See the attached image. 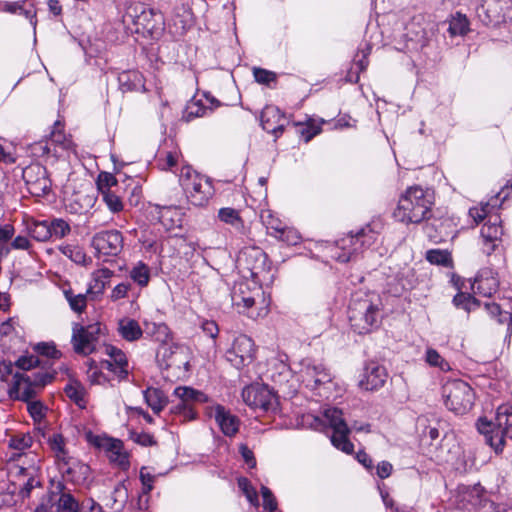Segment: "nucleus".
Segmentation results:
<instances>
[{
    "label": "nucleus",
    "instance_id": "14",
    "mask_svg": "<svg viewBox=\"0 0 512 512\" xmlns=\"http://www.w3.org/2000/svg\"><path fill=\"white\" fill-rule=\"evenodd\" d=\"M243 401L254 410L269 411L277 405L274 393L267 386L250 385L242 391Z\"/></svg>",
    "mask_w": 512,
    "mask_h": 512
},
{
    "label": "nucleus",
    "instance_id": "53",
    "mask_svg": "<svg viewBox=\"0 0 512 512\" xmlns=\"http://www.w3.org/2000/svg\"><path fill=\"white\" fill-rule=\"evenodd\" d=\"M130 278H132L139 286H146L150 279L149 268L146 265L139 263L132 271H130Z\"/></svg>",
    "mask_w": 512,
    "mask_h": 512
},
{
    "label": "nucleus",
    "instance_id": "49",
    "mask_svg": "<svg viewBox=\"0 0 512 512\" xmlns=\"http://www.w3.org/2000/svg\"><path fill=\"white\" fill-rule=\"evenodd\" d=\"M96 185L101 195L111 192V188L117 185L115 176L109 172H101L96 180Z\"/></svg>",
    "mask_w": 512,
    "mask_h": 512
},
{
    "label": "nucleus",
    "instance_id": "18",
    "mask_svg": "<svg viewBox=\"0 0 512 512\" xmlns=\"http://www.w3.org/2000/svg\"><path fill=\"white\" fill-rule=\"evenodd\" d=\"M262 128L278 138L284 131L289 120L285 113L274 105H267L263 108L260 115Z\"/></svg>",
    "mask_w": 512,
    "mask_h": 512
},
{
    "label": "nucleus",
    "instance_id": "45",
    "mask_svg": "<svg viewBox=\"0 0 512 512\" xmlns=\"http://www.w3.org/2000/svg\"><path fill=\"white\" fill-rule=\"evenodd\" d=\"M260 218L267 229L273 231V235L277 234L279 231H282V228L285 225L278 217L274 215L270 209L262 210Z\"/></svg>",
    "mask_w": 512,
    "mask_h": 512
},
{
    "label": "nucleus",
    "instance_id": "57",
    "mask_svg": "<svg viewBox=\"0 0 512 512\" xmlns=\"http://www.w3.org/2000/svg\"><path fill=\"white\" fill-rule=\"evenodd\" d=\"M487 310L491 315L498 317V322L503 324L507 323L508 330L512 329V314L509 312H502L498 304H486Z\"/></svg>",
    "mask_w": 512,
    "mask_h": 512
},
{
    "label": "nucleus",
    "instance_id": "2",
    "mask_svg": "<svg viewBox=\"0 0 512 512\" xmlns=\"http://www.w3.org/2000/svg\"><path fill=\"white\" fill-rule=\"evenodd\" d=\"M434 191L420 185L407 187L400 193L393 217L403 224H420L432 217Z\"/></svg>",
    "mask_w": 512,
    "mask_h": 512
},
{
    "label": "nucleus",
    "instance_id": "35",
    "mask_svg": "<svg viewBox=\"0 0 512 512\" xmlns=\"http://www.w3.org/2000/svg\"><path fill=\"white\" fill-rule=\"evenodd\" d=\"M112 272L107 268H101L93 272L92 280L87 289L88 293L100 294L104 291Z\"/></svg>",
    "mask_w": 512,
    "mask_h": 512
},
{
    "label": "nucleus",
    "instance_id": "44",
    "mask_svg": "<svg viewBox=\"0 0 512 512\" xmlns=\"http://www.w3.org/2000/svg\"><path fill=\"white\" fill-rule=\"evenodd\" d=\"M146 332L151 334L154 339L161 343V345H170L169 341L171 340V331L169 327L164 324H152V329L147 325Z\"/></svg>",
    "mask_w": 512,
    "mask_h": 512
},
{
    "label": "nucleus",
    "instance_id": "47",
    "mask_svg": "<svg viewBox=\"0 0 512 512\" xmlns=\"http://www.w3.org/2000/svg\"><path fill=\"white\" fill-rule=\"evenodd\" d=\"M51 238L62 239L71 232V227L68 222L62 218L53 219L50 224Z\"/></svg>",
    "mask_w": 512,
    "mask_h": 512
},
{
    "label": "nucleus",
    "instance_id": "60",
    "mask_svg": "<svg viewBox=\"0 0 512 512\" xmlns=\"http://www.w3.org/2000/svg\"><path fill=\"white\" fill-rule=\"evenodd\" d=\"M253 75L256 82L260 84L270 85L276 81V74L263 68H254Z\"/></svg>",
    "mask_w": 512,
    "mask_h": 512
},
{
    "label": "nucleus",
    "instance_id": "55",
    "mask_svg": "<svg viewBox=\"0 0 512 512\" xmlns=\"http://www.w3.org/2000/svg\"><path fill=\"white\" fill-rule=\"evenodd\" d=\"M25 402L27 403V410L30 416L35 422H40L45 417L47 408L38 400L31 399Z\"/></svg>",
    "mask_w": 512,
    "mask_h": 512
},
{
    "label": "nucleus",
    "instance_id": "17",
    "mask_svg": "<svg viewBox=\"0 0 512 512\" xmlns=\"http://www.w3.org/2000/svg\"><path fill=\"white\" fill-rule=\"evenodd\" d=\"M124 238L117 230L101 231L92 238V246L98 254L117 255L123 248Z\"/></svg>",
    "mask_w": 512,
    "mask_h": 512
},
{
    "label": "nucleus",
    "instance_id": "26",
    "mask_svg": "<svg viewBox=\"0 0 512 512\" xmlns=\"http://www.w3.org/2000/svg\"><path fill=\"white\" fill-rule=\"evenodd\" d=\"M174 395L181 400V403L175 406L173 410L175 413L185 410H188L191 413L192 410L190 405L192 403H202L207 400V397L204 393L186 386H179L175 388Z\"/></svg>",
    "mask_w": 512,
    "mask_h": 512
},
{
    "label": "nucleus",
    "instance_id": "33",
    "mask_svg": "<svg viewBox=\"0 0 512 512\" xmlns=\"http://www.w3.org/2000/svg\"><path fill=\"white\" fill-rule=\"evenodd\" d=\"M356 238V247H359L360 252L365 248L373 245L378 238V231H376L371 224L362 227L354 233Z\"/></svg>",
    "mask_w": 512,
    "mask_h": 512
},
{
    "label": "nucleus",
    "instance_id": "50",
    "mask_svg": "<svg viewBox=\"0 0 512 512\" xmlns=\"http://www.w3.org/2000/svg\"><path fill=\"white\" fill-rule=\"evenodd\" d=\"M453 303L456 307L463 308L468 312L479 306V301L474 296L463 292L454 296Z\"/></svg>",
    "mask_w": 512,
    "mask_h": 512
},
{
    "label": "nucleus",
    "instance_id": "27",
    "mask_svg": "<svg viewBox=\"0 0 512 512\" xmlns=\"http://www.w3.org/2000/svg\"><path fill=\"white\" fill-rule=\"evenodd\" d=\"M40 462L41 459L38 455H32V464L29 466H20V475L26 476L28 478L20 490L22 498L29 497L31 490L40 484V482L36 479V476L40 470Z\"/></svg>",
    "mask_w": 512,
    "mask_h": 512
},
{
    "label": "nucleus",
    "instance_id": "23",
    "mask_svg": "<svg viewBox=\"0 0 512 512\" xmlns=\"http://www.w3.org/2000/svg\"><path fill=\"white\" fill-rule=\"evenodd\" d=\"M387 377L388 374L385 367L371 362L366 365L363 376L359 381V386L366 391L378 390L384 386Z\"/></svg>",
    "mask_w": 512,
    "mask_h": 512
},
{
    "label": "nucleus",
    "instance_id": "56",
    "mask_svg": "<svg viewBox=\"0 0 512 512\" xmlns=\"http://www.w3.org/2000/svg\"><path fill=\"white\" fill-rule=\"evenodd\" d=\"M300 126L299 133L305 142H309L314 136L321 132V126L314 120H309L305 125L298 124Z\"/></svg>",
    "mask_w": 512,
    "mask_h": 512
},
{
    "label": "nucleus",
    "instance_id": "3",
    "mask_svg": "<svg viewBox=\"0 0 512 512\" xmlns=\"http://www.w3.org/2000/svg\"><path fill=\"white\" fill-rule=\"evenodd\" d=\"M350 325L358 334H366L379 326L380 302L369 294H355L349 304Z\"/></svg>",
    "mask_w": 512,
    "mask_h": 512
},
{
    "label": "nucleus",
    "instance_id": "15",
    "mask_svg": "<svg viewBox=\"0 0 512 512\" xmlns=\"http://www.w3.org/2000/svg\"><path fill=\"white\" fill-rule=\"evenodd\" d=\"M300 378L306 387L317 389L332 381V374L322 363L305 360L301 363Z\"/></svg>",
    "mask_w": 512,
    "mask_h": 512
},
{
    "label": "nucleus",
    "instance_id": "5",
    "mask_svg": "<svg viewBox=\"0 0 512 512\" xmlns=\"http://www.w3.org/2000/svg\"><path fill=\"white\" fill-rule=\"evenodd\" d=\"M54 378V372H16L12 376V400L29 401L34 399Z\"/></svg>",
    "mask_w": 512,
    "mask_h": 512
},
{
    "label": "nucleus",
    "instance_id": "4",
    "mask_svg": "<svg viewBox=\"0 0 512 512\" xmlns=\"http://www.w3.org/2000/svg\"><path fill=\"white\" fill-rule=\"evenodd\" d=\"M477 429L484 434L487 443L496 453L502 452L505 446V437L512 439V405L504 404L498 407L495 422L480 418Z\"/></svg>",
    "mask_w": 512,
    "mask_h": 512
},
{
    "label": "nucleus",
    "instance_id": "59",
    "mask_svg": "<svg viewBox=\"0 0 512 512\" xmlns=\"http://www.w3.org/2000/svg\"><path fill=\"white\" fill-rule=\"evenodd\" d=\"M179 155L176 151H169L161 154L158 158V165L162 170H168L178 163Z\"/></svg>",
    "mask_w": 512,
    "mask_h": 512
},
{
    "label": "nucleus",
    "instance_id": "58",
    "mask_svg": "<svg viewBox=\"0 0 512 512\" xmlns=\"http://www.w3.org/2000/svg\"><path fill=\"white\" fill-rule=\"evenodd\" d=\"M274 236L288 243L289 245H296L301 240L300 234L295 229L289 228L285 225L283 226L282 231L274 234Z\"/></svg>",
    "mask_w": 512,
    "mask_h": 512
},
{
    "label": "nucleus",
    "instance_id": "48",
    "mask_svg": "<svg viewBox=\"0 0 512 512\" xmlns=\"http://www.w3.org/2000/svg\"><path fill=\"white\" fill-rule=\"evenodd\" d=\"M425 361L432 367H437L441 371L451 369L449 363L438 353L436 349L428 348L425 353Z\"/></svg>",
    "mask_w": 512,
    "mask_h": 512
},
{
    "label": "nucleus",
    "instance_id": "32",
    "mask_svg": "<svg viewBox=\"0 0 512 512\" xmlns=\"http://www.w3.org/2000/svg\"><path fill=\"white\" fill-rule=\"evenodd\" d=\"M56 489L59 491L60 496L57 500V508L60 512H79L80 503L75 497L70 493L64 490V486L62 483H58L56 485Z\"/></svg>",
    "mask_w": 512,
    "mask_h": 512
},
{
    "label": "nucleus",
    "instance_id": "64",
    "mask_svg": "<svg viewBox=\"0 0 512 512\" xmlns=\"http://www.w3.org/2000/svg\"><path fill=\"white\" fill-rule=\"evenodd\" d=\"M486 0H471V6L482 21H490L488 10L485 7Z\"/></svg>",
    "mask_w": 512,
    "mask_h": 512
},
{
    "label": "nucleus",
    "instance_id": "7",
    "mask_svg": "<svg viewBox=\"0 0 512 512\" xmlns=\"http://www.w3.org/2000/svg\"><path fill=\"white\" fill-rule=\"evenodd\" d=\"M132 26L130 33L138 38H158L164 30V18L161 13L146 7L141 3L133 5Z\"/></svg>",
    "mask_w": 512,
    "mask_h": 512
},
{
    "label": "nucleus",
    "instance_id": "51",
    "mask_svg": "<svg viewBox=\"0 0 512 512\" xmlns=\"http://www.w3.org/2000/svg\"><path fill=\"white\" fill-rule=\"evenodd\" d=\"M324 416L329 422L330 426L333 428V431L337 429H343L347 426L342 417V411L337 408H327L324 411Z\"/></svg>",
    "mask_w": 512,
    "mask_h": 512
},
{
    "label": "nucleus",
    "instance_id": "10",
    "mask_svg": "<svg viewBox=\"0 0 512 512\" xmlns=\"http://www.w3.org/2000/svg\"><path fill=\"white\" fill-rule=\"evenodd\" d=\"M85 437L89 444L105 453L110 463L124 471L128 469V453L125 451L123 441L106 434H94L91 431L87 432Z\"/></svg>",
    "mask_w": 512,
    "mask_h": 512
},
{
    "label": "nucleus",
    "instance_id": "1",
    "mask_svg": "<svg viewBox=\"0 0 512 512\" xmlns=\"http://www.w3.org/2000/svg\"><path fill=\"white\" fill-rule=\"evenodd\" d=\"M238 264L243 272L249 273L254 286L250 289L248 285L240 284L238 291L232 295L233 305L249 318L265 317L270 310V298L258 284L265 280L270 271L267 254L259 247H245L238 256Z\"/></svg>",
    "mask_w": 512,
    "mask_h": 512
},
{
    "label": "nucleus",
    "instance_id": "16",
    "mask_svg": "<svg viewBox=\"0 0 512 512\" xmlns=\"http://www.w3.org/2000/svg\"><path fill=\"white\" fill-rule=\"evenodd\" d=\"M23 179L31 194L43 196L50 191V180L47 177L45 167L40 164H33L23 170Z\"/></svg>",
    "mask_w": 512,
    "mask_h": 512
},
{
    "label": "nucleus",
    "instance_id": "11",
    "mask_svg": "<svg viewBox=\"0 0 512 512\" xmlns=\"http://www.w3.org/2000/svg\"><path fill=\"white\" fill-rule=\"evenodd\" d=\"M102 334L103 328L98 322L87 326L74 324L71 339L74 351L82 355L93 353Z\"/></svg>",
    "mask_w": 512,
    "mask_h": 512
},
{
    "label": "nucleus",
    "instance_id": "37",
    "mask_svg": "<svg viewBox=\"0 0 512 512\" xmlns=\"http://www.w3.org/2000/svg\"><path fill=\"white\" fill-rule=\"evenodd\" d=\"M350 433V429L348 426L343 429H337L333 431V435L331 437L332 444L339 450L351 454L354 451L353 443L348 439V435Z\"/></svg>",
    "mask_w": 512,
    "mask_h": 512
},
{
    "label": "nucleus",
    "instance_id": "28",
    "mask_svg": "<svg viewBox=\"0 0 512 512\" xmlns=\"http://www.w3.org/2000/svg\"><path fill=\"white\" fill-rule=\"evenodd\" d=\"M336 245L342 251L334 255L335 259L339 262L346 263L350 261L354 255L360 253L359 247H356L355 235L352 232L339 239Z\"/></svg>",
    "mask_w": 512,
    "mask_h": 512
},
{
    "label": "nucleus",
    "instance_id": "19",
    "mask_svg": "<svg viewBox=\"0 0 512 512\" xmlns=\"http://www.w3.org/2000/svg\"><path fill=\"white\" fill-rule=\"evenodd\" d=\"M104 353L109 359L101 362V368L107 369L119 380L126 379L128 361L125 352L113 345H105Z\"/></svg>",
    "mask_w": 512,
    "mask_h": 512
},
{
    "label": "nucleus",
    "instance_id": "29",
    "mask_svg": "<svg viewBox=\"0 0 512 512\" xmlns=\"http://www.w3.org/2000/svg\"><path fill=\"white\" fill-rule=\"evenodd\" d=\"M212 112L202 99L192 98L186 105L183 112V120L190 122L196 118L207 116Z\"/></svg>",
    "mask_w": 512,
    "mask_h": 512
},
{
    "label": "nucleus",
    "instance_id": "38",
    "mask_svg": "<svg viewBox=\"0 0 512 512\" xmlns=\"http://www.w3.org/2000/svg\"><path fill=\"white\" fill-rule=\"evenodd\" d=\"M5 10L11 13L24 15L27 19L30 20L32 25H35L36 23L34 21L36 11L31 1L25 0L21 2L8 3L5 6Z\"/></svg>",
    "mask_w": 512,
    "mask_h": 512
},
{
    "label": "nucleus",
    "instance_id": "22",
    "mask_svg": "<svg viewBox=\"0 0 512 512\" xmlns=\"http://www.w3.org/2000/svg\"><path fill=\"white\" fill-rule=\"evenodd\" d=\"M503 234L498 216H489L488 221L481 228V238L483 240V251L490 255L498 247Z\"/></svg>",
    "mask_w": 512,
    "mask_h": 512
},
{
    "label": "nucleus",
    "instance_id": "20",
    "mask_svg": "<svg viewBox=\"0 0 512 512\" xmlns=\"http://www.w3.org/2000/svg\"><path fill=\"white\" fill-rule=\"evenodd\" d=\"M46 438L49 450L54 457L59 469L65 473H70V464L73 458L69 455L66 447L65 438L60 433L42 434Z\"/></svg>",
    "mask_w": 512,
    "mask_h": 512
},
{
    "label": "nucleus",
    "instance_id": "42",
    "mask_svg": "<svg viewBox=\"0 0 512 512\" xmlns=\"http://www.w3.org/2000/svg\"><path fill=\"white\" fill-rule=\"evenodd\" d=\"M33 438L29 433H16L8 440V447L16 453H23L31 447Z\"/></svg>",
    "mask_w": 512,
    "mask_h": 512
},
{
    "label": "nucleus",
    "instance_id": "63",
    "mask_svg": "<svg viewBox=\"0 0 512 512\" xmlns=\"http://www.w3.org/2000/svg\"><path fill=\"white\" fill-rule=\"evenodd\" d=\"M140 480L143 486V493L148 494L153 489L154 476L146 467L140 470Z\"/></svg>",
    "mask_w": 512,
    "mask_h": 512
},
{
    "label": "nucleus",
    "instance_id": "12",
    "mask_svg": "<svg viewBox=\"0 0 512 512\" xmlns=\"http://www.w3.org/2000/svg\"><path fill=\"white\" fill-rule=\"evenodd\" d=\"M157 358L166 369H174L177 373H185L189 369L190 352L186 346L161 345L157 352Z\"/></svg>",
    "mask_w": 512,
    "mask_h": 512
},
{
    "label": "nucleus",
    "instance_id": "43",
    "mask_svg": "<svg viewBox=\"0 0 512 512\" xmlns=\"http://www.w3.org/2000/svg\"><path fill=\"white\" fill-rule=\"evenodd\" d=\"M64 296L69 303L70 308L76 312L81 313L87 306V296L83 293L75 294L72 289L64 290Z\"/></svg>",
    "mask_w": 512,
    "mask_h": 512
},
{
    "label": "nucleus",
    "instance_id": "46",
    "mask_svg": "<svg viewBox=\"0 0 512 512\" xmlns=\"http://www.w3.org/2000/svg\"><path fill=\"white\" fill-rule=\"evenodd\" d=\"M218 218L222 222L229 224L231 226H234L237 228L242 226V219L240 217L239 211L234 208H230V207L221 208L218 212Z\"/></svg>",
    "mask_w": 512,
    "mask_h": 512
},
{
    "label": "nucleus",
    "instance_id": "13",
    "mask_svg": "<svg viewBox=\"0 0 512 512\" xmlns=\"http://www.w3.org/2000/svg\"><path fill=\"white\" fill-rule=\"evenodd\" d=\"M256 348L252 338L247 335H238L231 348L227 351V360L236 368L240 369L250 364L255 358Z\"/></svg>",
    "mask_w": 512,
    "mask_h": 512
},
{
    "label": "nucleus",
    "instance_id": "6",
    "mask_svg": "<svg viewBox=\"0 0 512 512\" xmlns=\"http://www.w3.org/2000/svg\"><path fill=\"white\" fill-rule=\"evenodd\" d=\"M179 182L187 199L194 206H205L214 194L211 180L198 173L191 166L181 168Z\"/></svg>",
    "mask_w": 512,
    "mask_h": 512
},
{
    "label": "nucleus",
    "instance_id": "54",
    "mask_svg": "<svg viewBox=\"0 0 512 512\" xmlns=\"http://www.w3.org/2000/svg\"><path fill=\"white\" fill-rule=\"evenodd\" d=\"M34 349L39 354L40 358H47L46 360L42 359L44 362H46V365L48 364L49 360L58 359L61 355L54 344L38 343Z\"/></svg>",
    "mask_w": 512,
    "mask_h": 512
},
{
    "label": "nucleus",
    "instance_id": "40",
    "mask_svg": "<svg viewBox=\"0 0 512 512\" xmlns=\"http://www.w3.org/2000/svg\"><path fill=\"white\" fill-rule=\"evenodd\" d=\"M48 221H32L28 225L30 235L37 241L45 242L51 239V232Z\"/></svg>",
    "mask_w": 512,
    "mask_h": 512
},
{
    "label": "nucleus",
    "instance_id": "9",
    "mask_svg": "<svg viewBox=\"0 0 512 512\" xmlns=\"http://www.w3.org/2000/svg\"><path fill=\"white\" fill-rule=\"evenodd\" d=\"M74 151V143L69 135L64 132V126L56 121L49 137L32 145V152L36 156L61 157L64 152Z\"/></svg>",
    "mask_w": 512,
    "mask_h": 512
},
{
    "label": "nucleus",
    "instance_id": "61",
    "mask_svg": "<svg viewBox=\"0 0 512 512\" xmlns=\"http://www.w3.org/2000/svg\"><path fill=\"white\" fill-rule=\"evenodd\" d=\"M102 199L112 212H118L123 209V203L120 197L113 191L103 194Z\"/></svg>",
    "mask_w": 512,
    "mask_h": 512
},
{
    "label": "nucleus",
    "instance_id": "41",
    "mask_svg": "<svg viewBox=\"0 0 512 512\" xmlns=\"http://www.w3.org/2000/svg\"><path fill=\"white\" fill-rule=\"evenodd\" d=\"M426 260L433 264L443 267H451L453 260L451 253L447 250L431 249L426 252Z\"/></svg>",
    "mask_w": 512,
    "mask_h": 512
},
{
    "label": "nucleus",
    "instance_id": "62",
    "mask_svg": "<svg viewBox=\"0 0 512 512\" xmlns=\"http://www.w3.org/2000/svg\"><path fill=\"white\" fill-rule=\"evenodd\" d=\"M261 494L263 497L264 509L267 510L268 512H276L277 511V502H276V499L273 496L271 490L266 486H262Z\"/></svg>",
    "mask_w": 512,
    "mask_h": 512
},
{
    "label": "nucleus",
    "instance_id": "52",
    "mask_svg": "<svg viewBox=\"0 0 512 512\" xmlns=\"http://www.w3.org/2000/svg\"><path fill=\"white\" fill-rule=\"evenodd\" d=\"M238 487L241 489V491L246 496L247 500L255 507L259 505L258 500V493L256 489L251 485L250 481L245 478L241 477L238 479Z\"/></svg>",
    "mask_w": 512,
    "mask_h": 512
},
{
    "label": "nucleus",
    "instance_id": "31",
    "mask_svg": "<svg viewBox=\"0 0 512 512\" xmlns=\"http://www.w3.org/2000/svg\"><path fill=\"white\" fill-rule=\"evenodd\" d=\"M66 396L73 401L79 408H85L87 404L86 391L84 386L77 380H70L65 388Z\"/></svg>",
    "mask_w": 512,
    "mask_h": 512
},
{
    "label": "nucleus",
    "instance_id": "8",
    "mask_svg": "<svg viewBox=\"0 0 512 512\" xmlns=\"http://www.w3.org/2000/svg\"><path fill=\"white\" fill-rule=\"evenodd\" d=\"M445 406L458 415L468 413L475 402V393L465 381L455 379L447 381L442 387Z\"/></svg>",
    "mask_w": 512,
    "mask_h": 512
},
{
    "label": "nucleus",
    "instance_id": "21",
    "mask_svg": "<svg viewBox=\"0 0 512 512\" xmlns=\"http://www.w3.org/2000/svg\"><path fill=\"white\" fill-rule=\"evenodd\" d=\"M498 288V274L488 267L480 269L472 283L473 292L483 297H491Z\"/></svg>",
    "mask_w": 512,
    "mask_h": 512
},
{
    "label": "nucleus",
    "instance_id": "36",
    "mask_svg": "<svg viewBox=\"0 0 512 512\" xmlns=\"http://www.w3.org/2000/svg\"><path fill=\"white\" fill-rule=\"evenodd\" d=\"M60 252L79 265H88L91 263V258L88 257L84 251V249L78 245H63L59 247Z\"/></svg>",
    "mask_w": 512,
    "mask_h": 512
},
{
    "label": "nucleus",
    "instance_id": "30",
    "mask_svg": "<svg viewBox=\"0 0 512 512\" xmlns=\"http://www.w3.org/2000/svg\"><path fill=\"white\" fill-rule=\"evenodd\" d=\"M144 398L147 405L154 413L159 414L168 404V398L158 388L149 387L144 391Z\"/></svg>",
    "mask_w": 512,
    "mask_h": 512
},
{
    "label": "nucleus",
    "instance_id": "39",
    "mask_svg": "<svg viewBox=\"0 0 512 512\" xmlns=\"http://www.w3.org/2000/svg\"><path fill=\"white\" fill-rule=\"evenodd\" d=\"M15 364L18 368L27 373L37 372L41 369L46 370V362H44L39 356L34 355L21 356Z\"/></svg>",
    "mask_w": 512,
    "mask_h": 512
},
{
    "label": "nucleus",
    "instance_id": "24",
    "mask_svg": "<svg viewBox=\"0 0 512 512\" xmlns=\"http://www.w3.org/2000/svg\"><path fill=\"white\" fill-rule=\"evenodd\" d=\"M142 206L146 212L152 215L153 219L155 218L153 214L156 213V218L167 230L181 226L182 215L178 208L171 206L158 208L150 203L143 204Z\"/></svg>",
    "mask_w": 512,
    "mask_h": 512
},
{
    "label": "nucleus",
    "instance_id": "25",
    "mask_svg": "<svg viewBox=\"0 0 512 512\" xmlns=\"http://www.w3.org/2000/svg\"><path fill=\"white\" fill-rule=\"evenodd\" d=\"M211 415L214 416L220 430L225 436H235L240 427V420L222 405L211 407Z\"/></svg>",
    "mask_w": 512,
    "mask_h": 512
},
{
    "label": "nucleus",
    "instance_id": "34",
    "mask_svg": "<svg viewBox=\"0 0 512 512\" xmlns=\"http://www.w3.org/2000/svg\"><path fill=\"white\" fill-rule=\"evenodd\" d=\"M470 31V21L461 12H456L449 21L448 32L451 36H465Z\"/></svg>",
    "mask_w": 512,
    "mask_h": 512
}]
</instances>
